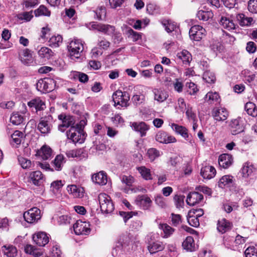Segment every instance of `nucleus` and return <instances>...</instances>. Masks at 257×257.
<instances>
[{"mask_svg": "<svg viewBox=\"0 0 257 257\" xmlns=\"http://www.w3.org/2000/svg\"><path fill=\"white\" fill-rule=\"evenodd\" d=\"M66 135L68 139L74 143H83L85 139V135L81 124H77L75 126H71L66 132Z\"/></svg>", "mask_w": 257, "mask_h": 257, "instance_id": "f257e3e1", "label": "nucleus"}, {"mask_svg": "<svg viewBox=\"0 0 257 257\" xmlns=\"http://www.w3.org/2000/svg\"><path fill=\"white\" fill-rule=\"evenodd\" d=\"M56 85V82L53 79L45 78L38 80L36 84L37 89L43 93H48L53 91Z\"/></svg>", "mask_w": 257, "mask_h": 257, "instance_id": "f03ea898", "label": "nucleus"}, {"mask_svg": "<svg viewBox=\"0 0 257 257\" xmlns=\"http://www.w3.org/2000/svg\"><path fill=\"white\" fill-rule=\"evenodd\" d=\"M100 209L103 213H111L114 209V204L110 196L106 194H100L98 196Z\"/></svg>", "mask_w": 257, "mask_h": 257, "instance_id": "7ed1b4c3", "label": "nucleus"}, {"mask_svg": "<svg viewBox=\"0 0 257 257\" xmlns=\"http://www.w3.org/2000/svg\"><path fill=\"white\" fill-rule=\"evenodd\" d=\"M53 117L51 115L48 114L42 116L38 124V130L43 134H48L50 133L52 127Z\"/></svg>", "mask_w": 257, "mask_h": 257, "instance_id": "20e7f679", "label": "nucleus"}, {"mask_svg": "<svg viewBox=\"0 0 257 257\" xmlns=\"http://www.w3.org/2000/svg\"><path fill=\"white\" fill-rule=\"evenodd\" d=\"M112 97L114 106L119 105L121 107H126L129 105L128 102L130 95L126 92H122L121 90H117L113 93Z\"/></svg>", "mask_w": 257, "mask_h": 257, "instance_id": "39448f33", "label": "nucleus"}, {"mask_svg": "<svg viewBox=\"0 0 257 257\" xmlns=\"http://www.w3.org/2000/svg\"><path fill=\"white\" fill-rule=\"evenodd\" d=\"M68 50L72 59H79L83 50V45L79 40H75L70 43Z\"/></svg>", "mask_w": 257, "mask_h": 257, "instance_id": "423d86ee", "label": "nucleus"}, {"mask_svg": "<svg viewBox=\"0 0 257 257\" xmlns=\"http://www.w3.org/2000/svg\"><path fill=\"white\" fill-rule=\"evenodd\" d=\"M41 211L37 207L32 208L23 214L25 220L29 223H33L41 218Z\"/></svg>", "mask_w": 257, "mask_h": 257, "instance_id": "0eeeda50", "label": "nucleus"}, {"mask_svg": "<svg viewBox=\"0 0 257 257\" xmlns=\"http://www.w3.org/2000/svg\"><path fill=\"white\" fill-rule=\"evenodd\" d=\"M58 118L62 121V123L58 126V130L62 132H64L69 126H75L74 118L71 115L61 114L58 115Z\"/></svg>", "mask_w": 257, "mask_h": 257, "instance_id": "6e6552de", "label": "nucleus"}, {"mask_svg": "<svg viewBox=\"0 0 257 257\" xmlns=\"http://www.w3.org/2000/svg\"><path fill=\"white\" fill-rule=\"evenodd\" d=\"M205 30L201 26H192L189 31V36L191 39L199 41L205 36Z\"/></svg>", "mask_w": 257, "mask_h": 257, "instance_id": "1a4fd4ad", "label": "nucleus"}, {"mask_svg": "<svg viewBox=\"0 0 257 257\" xmlns=\"http://www.w3.org/2000/svg\"><path fill=\"white\" fill-rule=\"evenodd\" d=\"M89 226L88 223L77 220L73 224V229L76 235H87L90 232Z\"/></svg>", "mask_w": 257, "mask_h": 257, "instance_id": "9d476101", "label": "nucleus"}, {"mask_svg": "<svg viewBox=\"0 0 257 257\" xmlns=\"http://www.w3.org/2000/svg\"><path fill=\"white\" fill-rule=\"evenodd\" d=\"M28 105L32 111L38 112L46 108L45 102L40 97H36L28 102Z\"/></svg>", "mask_w": 257, "mask_h": 257, "instance_id": "9b49d317", "label": "nucleus"}, {"mask_svg": "<svg viewBox=\"0 0 257 257\" xmlns=\"http://www.w3.org/2000/svg\"><path fill=\"white\" fill-rule=\"evenodd\" d=\"M29 180L36 186H41L45 181V176L40 171L32 172L29 176Z\"/></svg>", "mask_w": 257, "mask_h": 257, "instance_id": "f8f14e48", "label": "nucleus"}, {"mask_svg": "<svg viewBox=\"0 0 257 257\" xmlns=\"http://www.w3.org/2000/svg\"><path fill=\"white\" fill-rule=\"evenodd\" d=\"M33 240L38 245L44 246L49 241V237L45 232H38L33 236Z\"/></svg>", "mask_w": 257, "mask_h": 257, "instance_id": "ddd939ff", "label": "nucleus"}, {"mask_svg": "<svg viewBox=\"0 0 257 257\" xmlns=\"http://www.w3.org/2000/svg\"><path fill=\"white\" fill-rule=\"evenodd\" d=\"M136 204L144 210H148L151 207L152 201L147 195H139L135 200Z\"/></svg>", "mask_w": 257, "mask_h": 257, "instance_id": "4468645a", "label": "nucleus"}, {"mask_svg": "<svg viewBox=\"0 0 257 257\" xmlns=\"http://www.w3.org/2000/svg\"><path fill=\"white\" fill-rule=\"evenodd\" d=\"M155 139L157 142L163 144H169L177 141L174 137L168 135L164 131L158 132L156 135Z\"/></svg>", "mask_w": 257, "mask_h": 257, "instance_id": "2eb2a0df", "label": "nucleus"}, {"mask_svg": "<svg viewBox=\"0 0 257 257\" xmlns=\"http://www.w3.org/2000/svg\"><path fill=\"white\" fill-rule=\"evenodd\" d=\"M212 116L217 121H224L228 117V114L226 109L224 108H214L211 112Z\"/></svg>", "mask_w": 257, "mask_h": 257, "instance_id": "dca6fc26", "label": "nucleus"}, {"mask_svg": "<svg viewBox=\"0 0 257 257\" xmlns=\"http://www.w3.org/2000/svg\"><path fill=\"white\" fill-rule=\"evenodd\" d=\"M203 199L202 194L197 192H190L187 195L186 202L190 206H194L200 203Z\"/></svg>", "mask_w": 257, "mask_h": 257, "instance_id": "f3484780", "label": "nucleus"}, {"mask_svg": "<svg viewBox=\"0 0 257 257\" xmlns=\"http://www.w3.org/2000/svg\"><path fill=\"white\" fill-rule=\"evenodd\" d=\"M231 134L235 135L242 132L244 130V126L242 120L240 118L232 120L230 124Z\"/></svg>", "mask_w": 257, "mask_h": 257, "instance_id": "a211bd4d", "label": "nucleus"}, {"mask_svg": "<svg viewBox=\"0 0 257 257\" xmlns=\"http://www.w3.org/2000/svg\"><path fill=\"white\" fill-rule=\"evenodd\" d=\"M20 59L25 65H31L33 64L34 59L31 51L28 49L24 50L20 54Z\"/></svg>", "mask_w": 257, "mask_h": 257, "instance_id": "6ab92c4d", "label": "nucleus"}, {"mask_svg": "<svg viewBox=\"0 0 257 257\" xmlns=\"http://www.w3.org/2000/svg\"><path fill=\"white\" fill-rule=\"evenodd\" d=\"M233 159L232 156L227 154H223L219 157L218 163L220 167L226 169L232 164Z\"/></svg>", "mask_w": 257, "mask_h": 257, "instance_id": "aec40b11", "label": "nucleus"}, {"mask_svg": "<svg viewBox=\"0 0 257 257\" xmlns=\"http://www.w3.org/2000/svg\"><path fill=\"white\" fill-rule=\"evenodd\" d=\"M91 179L93 182L100 185H105L107 182L106 174L103 171L93 175Z\"/></svg>", "mask_w": 257, "mask_h": 257, "instance_id": "412c9836", "label": "nucleus"}, {"mask_svg": "<svg viewBox=\"0 0 257 257\" xmlns=\"http://www.w3.org/2000/svg\"><path fill=\"white\" fill-rule=\"evenodd\" d=\"M216 170L212 166H205L201 169L200 174L204 178L210 179L214 177Z\"/></svg>", "mask_w": 257, "mask_h": 257, "instance_id": "4be33fe9", "label": "nucleus"}, {"mask_svg": "<svg viewBox=\"0 0 257 257\" xmlns=\"http://www.w3.org/2000/svg\"><path fill=\"white\" fill-rule=\"evenodd\" d=\"M132 126L135 131L140 133L141 137L146 136V132L149 130V126L144 122H134Z\"/></svg>", "mask_w": 257, "mask_h": 257, "instance_id": "5701e85b", "label": "nucleus"}, {"mask_svg": "<svg viewBox=\"0 0 257 257\" xmlns=\"http://www.w3.org/2000/svg\"><path fill=\"white\" fill-rule=\"evenodd\" d=\"M165 248V245L161 241H155L150 243L148 246V249L151 253H155L157 252L162 251Z\"/></svg>", "mask_w": 257, "mask_h": 257, "instance_id": "b1692460", "label": "nucleus"}, {"mask_svg": "<svg viewBox=\"0 0 257 257\" xmlns=\"http://www.w3.org/2000/svg\"><path fill=\"white\" fill-rule=\"evenodd\" d=\"M171 127L177 134L180 135L185 140H188L189 135L188 130L185 127L177 124L172 123Z\"/></svg>", "mask_w": 257, "mask_h": 257, "instance_id": "393cba45", "label": "nucleus"}, {"mask_svg": "<svg viewBox=\"0 0 257 257\" xmlns=\"http://www.w3.org/2000/svg\"><path fill=\"white\" fill-rule=\"evenodd\" d=\"M177 58L182 61L184 64L189 65L192 60L191 54L187 50H184L178 53L177 55Z\"/></svg>", "mask_w": 257, "mask_h": 257, "instance_id": "a878e982", "label": "nucleus"}, {"mask_svg": "<svg viewBox=\"0 0 257 257\" xmlns=\"http://www.w3.org/2000/svg\"><path fill=\"white\" fill-rule=\"evenodd\" d=\"M255 171V168L249 163H245L241 170L242 176L244 178L251 176Z\"/></svg>", "mask_w": 257, "mask_h": 257, "instance_id": "bb28decb", "label": "nucleus"}, {"mask_svg": "<svg viewBox=\"0 0 257 257\" xmlns=\"http://www.w3.org/2000/svg\"><path fill=\"white\" fill-rule=\"evenodd\" d=\"M217 225L218 230L222 233L229 230L231 228V223L225 219L219 220Z\"/></svg>", "mask_w": 257, "mask_h": 257, "instance_id": "cd10ccee", "label": "nucleus"}, {"mask_svg": "<svg viewBox=\"0 0 257 257\" xmlns=\"http://www.w3.org/2000/svg\"><path fill=\"white\" fill-rule=\"evenodd\" d=\"M4 254L8 257H14L17 255V249L12 245H5L2 247Z\"/></svg>", "mask_w": 257, "mask_h": 257, "instance_id": "c85d7f7f", "label": "nucleus"}, {"mask_svg": "<svg viewBox=\"0 0 257 257\" xmlns=\"http://www.w3.org/2000/svg\"><path fill=\"white\" fill-rule=\"evenodd\" d=\"M233 184V177L229 175H225L223 176L218 182V186L220 188H223L225 187H230Z\"/></svg>", "mask_w": 257, "mask_h": 257, "instance_id": "c756f323", "label": "nucleus"}, {"mask_svg": "<svg viewBox=\"0 0 257 257\" xmlns=\"http://www.w3.org/2000/svg\"><path fill=\"white\" fill-rule=\"evenodd\" d=\"M65 158L62 155H57L52 162V165L54 167V169L56 171H61L62 167L65 162L64 160Z\"/></svg>", "mask_w": 257, "mask_h": 257, "instance_id": "7c9ffc66", "label": "nucleus"}, {"mask_svg": "<svg viewBox=\"0 0 257 257\" xmlns=\"http://www.w3.org/2000/svg\"><path fill=\"white\" fill-rule=\"evenodd\" d=\"M219 23L224 29H226L229 31L235 29L236 25L233 21L229 20L226 17H221L219 20Z\"/></svg>", "mask_w": 257, "mask_h": 257, "instance_id": "2f4dec72", "label": "nucleus"}, {"mask_svg": "<svg viewBox=\"0 0 257 257\" xmlns=\"http://www.w3.org/2000/svg\"><path fill=\"white\" fill-rule=\"evenodd\" d=\"M182 246L187 251H192L194 250L195 243L193 238L192 236H188L182 242Z\"/></svg>", "mask_w": 257, "mask_h": 257, "instance_id": "473e14b6", "label": "nucleus"}, {"mask_svg": "<svg viewBox=\"0 0 257 257\" xmlns=\"http://www.w3.org/2000/svg\"><path fill=\"white\" fill-rule=\"evenodd\" d=\"M67 191L76 197H82L83 196V192L82 189L77 187L76 185H72L68 186Z\"/></svg>", "mask_w": 257, "mask_h": 257, "instance_id": "72a5a7b5", "label": "nucleus"}, {"mask_svg": "<svg viewBox=\"0 0 257 257\" xmlns=\"http://www.w3.org/2000/svg\"><path fill=\"white\" fill-rule=\"evenodd\" d=\"M236 19L239 25L241 26H249L253 21L251 18L245 17L242 14H239L236 16Z\"/></svg>", "mask_w": 257, "mask_h": 257, "instance_id": "f704fd0d", "label": "nucleus"}, {"mask_svg": "<svg viewBox=\"0 0 257 257\" xmlns=\"http://www.w3.org/2000/svg\"><path fill=\"white\" fill-rule=\"evenodd\" d=\"M244 109L248 115L253 117L257 116V107L252 102H247L244 106Z\"/></svg>", "mask_w": 257, "mask_h": 257, "instance_id": "c9c22d12", "label": "nucleus"}, {"mask_svg": "<svg viewBox=\"0 0 257 257\" xmlns=\"http://www.w3.org/2000/svg\"><path fill=\"white\" fill-rule=\"evenodd\" d=\"M52 153V149L46 146L42 147L39 151V155L44 160L49 159L51 157Z\"/></svg>", "mask_w": 257, "mask_h": 257, "instance_id": "e433bc0d", "label": "nucleus"}, {"mask_svg": "<svg viewBox=\"0 0 257 257\" xmlns=\"http://www.w3.org/2000/svg\"><path fill=\"white\" fill-rule=\"evenodd\" d=\"M94 18L98 20H102L105 18L106 12L105 8L101 6L93 12Z\"/></svg>", "mask_w": 257, "mask_h": 257, "instance_id": "4c0bfd02", "label": "nucleus"}, {"mask_svg": "<svg viewBox=\"0 0 257 257\" xmlns=\"http://www.w3.org/2000/svg\"><path fill=\"white\" fill-rule=\"evenodd\" d=\"M38 55L41 58L49 59L53 55V52L49 48L43 47L38 51Z\"/></svg>", "mask_w": 257, "mask_h": 257, "instance_id": "58836bf2", "label": "nucleus"}, {"mask_svg": "<svg viewBox=\"0 0 257 257\" xmlns=\"http://www.w3.org/2000/svg\"><path fill=\"white\" fill-rule=\"evenodd\" d=\"M197 17L200 20L207 21L213 17V13L211 11L199 10L197 12Z\"/></svg>", "mask_w": 257, "mask_h": 257, "instance_id": "ea45409f", "label": "nucleus"}, {"mask_svg": "<svg viewBox=\"0 0 257 257\" xmlns=\"http://www.w3.org/2000/svg\"><path fill=\"white\" fill-rule=\"evenodd\" d=\"M62 42V37L59 35L52 36L49 41V46L54 48L59 47Z\"/></svg>", "mask_w": 257, "mask_h": 257, "instance_id": "a19ab883", "label": "nucleus"}, {"mask_svg": "<svg viewBox=\"0 0 257 257\" xmlns=\"http://www.w3.org/2000/svg\"><path fill=\"white\" fill-rule=\"evenodd\" d=\"M203 79L208 83H213L216 80L214 73L209 70L206 71L203 75Z\"/></svg>", "mask_w": 257, "mask_h": 257, "instance_id": "79ce46f5", "label": "nucleus"}, {"mask_svg": "<svg viewBox=\"0 0 257 257\" xmlns=\"http://www.w3.org/2000/svg\"><path fill=\"white\" fill-rule=\"evenodd\" d=\"M34 14L36 17L40 16H50L51 12L48 9L44 6L41 5L39 8L34 11Z\"/></svg>", "mask_w": 257, "mask_h": 257, "instance_id": "37998d69", "label": "nucleus"}, {"mask_svg": "<svg viewBox=\"0 0 257 257\" xmlns=\"http://www.w3.org/2000/svg\"><path fill=\"white\" fill-rule=\"evenodd\" d=\"M160 228L163 230L165 234L164 237H168L173 233L175 229L166 223L160 224Z\"/></svg>", "mask_w": 257, "mask_h": 257, "instance_id": "c03bdc74", "label": "nucleus"}, {"mask_svg": "<svg viewBox=\"0 0 257 257\" xmlns=\"http://www.w3.org/2000/svg\"><path fill=\"white\" fill-rule=\"evenodd\" d=\"M126 247L121 244L120 242L117 241L115 246L113 248L112 254L114 257H117L122 254L123 250Z\"/></svg>", "mask_w": 257, "mask_h": 257, "instance_id": "a18cd8bd", "label": "nucleus"}, {"mask_svg": "<svg viewBox=\"0 0 257 257\" xmlns=\"http://www.w3.org/2000/svg\"><path fill=\"white\" fill-rule=\"evenodd\" d=\"M117 241L120 242L122 245L126 247L130 245L131 242V237L129 234L126 232L122 234L119 236Z\"/></svg>", "mask_w": 257, "mask_h": 257, "instance_id": "49530a36", "label": "nucleus"}, {"mask_svg": "<svg viewBox=\"0 0 257 257\" xmlns=\"http://www.w3.org/2000/svg\"><path fill=\"white\" fill-rule=\"evenodd\" d=\"M24 134L19 131H15L14 133L11 135L13 142L16 145H20L21 143Z\"/></svg>", "mask_w": 257, "mask_h": 257, "instance_id": "de8ad7c7", "label": "nucleus"}, {"mask_svg": "<svg viewBox=\"0 0 257 257\" xmlns=\"http://www.w3.org/2000/svg\"><path fill=\"white\" fill-rule=\"evenodd\" d=\"M11 122L15 125H19L22 123L24 120L23 117L18 112L13 113L11 116Z\"/></svg>", "mask_w": 257, "mask_h": 257, "instance_id": "09e8293b", "label": "nucleus"}, {"mask_svg": "<svg viewBox=\"0 0 257 257\" xmlns=\"http://www.w3.org/2000/svg\"><path fill=\"white\" fill-rule=\"evenodd\" d=\"M115 32V27L108 24H103L101 33L107 35H112Z\"/></svg>", "mask_w": 257, "mask_h": 257, "instance_id": "8fccbe9b", "label": "nucleus"}, {"mask_svg": "<svg viewBox=\"0 0 257 257\" xmlns=\"http://www.w3.org/2000/svg\"><path fill=\"white\" fill-rule=\"evenodd\" d=\"M154 94L155 99L160 102L164 101L167 97V94L165 92L159 90H156L154 91Z\"/></svg>", "mask_w": 257, "mask_h": 257, "instance_id": "3c124183", "label": "nucleus"}, {"mask_svg": "<svg viewBox=\"0 0 257 257\" xmlns=\"http://www.w3.org/2000/svg\"><path fill=\"white\" fill-rule=\"evenodd\" d=\"M148 156L151 161H153L160 156V152L155 148H150L147 152Z\"/></svg>", "mask_w": 257, "mask_h": 257, "instance_id": "603ef678", "label": "nucleus"}, {"mask_svg": "<svg viewBox=\"0 0 257 257\" xmlns=\"http://www.w3.org/2000/svg\"><path fill=\"white\" fill-rule=\"evenodd\" d=\"M186 86L188 87L187 91L190 95H194L198 91L197 85L193 82H187Z\"/></svg>", "mask_w": 257, "mask_h": 257, "instance_id": "864d4df0", "label": "nucleus"}, {"mask_svg": "<svg viewBox=\"0 0 257 257\" xmlns=\"http://www.w3.org/2000/svg\"><path fill=\"white\" fill-rule=\"evenodd\" d=\"M120 179L121 182L127 186H132L134 182V177L131 175H122L120 177Z\"/></svg>", "mask_w": 257, "mask_h": 257, "instance_id": "5fc2aeb1", "label": "nucleus"}, {"mask_svg": "<svg viewBox=\"0 0 257 257\" xmlns=\"http://www.w3.org/2000/svg\"><path fill=\"white\" fill-rule=\"evenodd\" d=\"M140 173L143 178L146 180L152 179L150 171L145 167H141L139 169Z\"/></svg>", "mask_w": 257, "mask_h": 257, "instance_id": "6e6d98bb", "label": "nucleus"}, {"mask_svg": "<svg viewBox=\"0 0 257 257\" xmlns=\"http://www.w3.org/2000/svg\"><path fill=\"white\" fill-rule=\"evenodd\" d=\"M184 198L185 196L184 195H175L174 199L175 202V205L177 208H179L183 207L184 204Z\"/></svg>", "mask_w": 257, "mask_h": 257, "instance_id": "4d7b16f0", "label": "nucleus"}, {"mask_svg": "<svg viewBox=\"0 0 257 257\" xmlns=\"http://www.w3.org/2000/svg\"><path fill=\"white\" fill-rule=\"evenodd\" d=\"M187 220L189 224L193 227H197L199 226L198 218L192 214H191V215H188Z\"/></svg>", "mask_w": 257, "mask_h": 257, "instance_id": "13d9d810", "label": "nucleus"}, {"mask_svg": "<svg viewBox=\"0 0 257 257\" xmlns=\"http://www.w3.org/2000/svg\"><path fill=\"white\" fill-rule=\"evenodd\" d=\"M207 101H217L219 98V95L217 92H209L205 95Z\"/></svg>", "mask_w": 257, "mask_h": 257, "instance_id": "bf43d9fd", "label": "nucleus"}, {"mask_svg": "<svg viewBox=\"0 0 257 257\" xmlns=\"http://www.w3.org/2000/svg\"><path fill=\"white\" fill-rule=\"evenodd\" d=\"M18 160L20 164L23 169H28L31 166V161L28 159L20 157Z\"/></svg>", "mask_w": 257, "mask_h": 257, "instance_id": "052dcab7", "label": "nucleus"}, {"mask_svg": "<svg viewBox=\"0 0 257 257\" xmlns=\"http://www.w3.org/2000/svg\"><path fill=\"white\" fill-rule=\"evenodd\" d=\"M245 257H257V249L254 247H249L244 251Z\"/></svg>", "mask_w": 257, "mask_h": 257, "instance_id": "680f3d73", "label": "nucleus"}, {"mask_svg": "<svg viewBox=\"0 0 257 257\" xmlns=\"http://www.w3.org/2000/svg\"><path fill=\"white\" fill-rule=\"evenodd\" d=\"M147 11L151 15H155L158 13L159 8L154 4H149L147 5Z\"/></svg>", "mask_w": 257, "mask_h": 257, "instance_id": "e2e57ef3", "label": "nucleus"}, {"mask_svg": "<svg viewBox=\"0 0 257 257\" xmlns=\"http://www.w3.org/2000/svg\"><path fill=\"white\" fill-rule=\"evenodd\" d=\"M171 221L173 226H178L182 222L181 216L172 213L171 214Z\"/></svg>", "mask_w": 257, "mask_h": 257, "instance_id": "0e129e2a", "label": "nucleus"}, {"mask_svg": "<svg viewBox=\"0 0 257 257\" xmlns=\"http://www.w3.org/2000/svg\"><path fill=\"white\" fill-rule=\"evenodd\" d=\"M248 9L252 13H257V0H250L248 3Z\"/></svg>", "mask_w": 257, "mask_h": 257, "instance_id": "69168bd1", "label": "nucleus"}, {"mask_svg": "<svg viewBox=\"0 0 257 257\" xmlns=\"http://www.w3.org/2000/svg\"><path fill=\"white\" fill-rule=\"evenodd\" d=\"M145 96L143 95H134L132 98L134 104L136 106L142 103L144 101Z\"/></svg>", "mask_w": 257, "mask_h": 257, "instance_id": "338daca9", "label": "nucleus"}, {"mask_svg": "<svg viewBox=\"0 0 257 257\" xmlns=\"http://www.w3.org/2000/svg\"><path fill=\"white\" fill-rule=\"evenodd\" d=\"M155 201L156 204L162 208H165L167 206L165 199L161 195H157L156 197Z\"/></svg>", "mask_w": 257, "mask_h": 257, "instance_id": "774afa93", "label": "nucleus"}]
</instances>
